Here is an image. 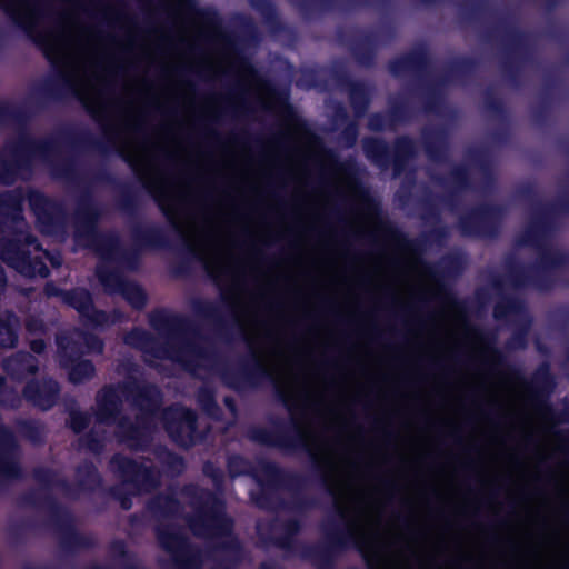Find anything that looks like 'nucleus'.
Masks as SVG:
<instances>
[{
    "label": "nucleus",
    "instance_id": "f257e3e1",
    "mask_svg": "<svg viewBox=\"0 0 569 569\" xmlns=\"http://www.w3.org/2000/svg\"><path fill=\"white\" fill-rule=\"evenodd\" d=\"M383 538L378 527H372L363 538L362 548L376 569H398L387 555Z\"/></svg>",
    "mask_w": 569,
    "mask_h": 569
},
{
    "label": "nucleus",
    "instance_id": "f03ea898",
    "mask_svg": "<svg viewBox=\"0 0 569 569\" xmlns=\"http://www.w3.org/2000/svg\"><path fill=\"white\" fill-rule=\"evenodd\" d=\"M167 428L170 435L180 439L183 435L190 436L194 430L196 418L192 411L177 408L167 415Z\"/></svg>",
    "mask_w": 569,
    "mask_h": 569
},
{
    "label": "nucleus",
    "instance_id": "7ed1b4c3",
    "mask_svg": "<svg viewBox=\"0 0 569 569\" xmlns=\"http://www.w3.org/2000/svg\"><path fill=\"white\" fill-rule=\"evenodd\" d=\"M46 46L48 56L57 61L69 60L77 56V44L69 32L53 36Z\"/></svg>",
    "mask_w": 569,
    "mask_h": 569
},
{
    "label": "nucleus",
    "instance_id": "20e7f679",
    "mask_svg": "<svg viewBox=\"0 0 569 569\" xmlns=\"http://www.w3.org/2000/svg\"><path fill=\"white\" fill-rule=\"evenodd\" d=\"M204 259L208 267L214 272L223 273L231 268L230 251L217 242L210 244Z\"/></svg>",
    "mask_w": 569,
    "mask_h": 569
},
{
    "label": "nucleus",
    "instance_id": "39448f33",
    "mask_svg": "<svg viewBox=\"0 0 569 569\" xmlns=\"http://www.w3.org/2000/svg\"><path fill=\"white\" fill-rule=\"evenodd\" d=\"M76 90L80 98L88 104H98L101 100V82L97 77L84 74V79L76 84Z\"/></svg>",
    "mask_w": 569,
    "mask_h": 569
},
{
    "label": "nucleus",
    "instance_id": "423d86ee",
    "mask_svg": "<svg viewBox=\"0 0 569 569\" xmlns=\"http://www.w3.org/2000/svg\"><path fill=\"white\" fill-rule=\"evenodd\" d=\"M1 258L7 263H9L10 266H12L17 270H19L21 273H24V274H28V276H33V274H37V273L42 276V277L47 276V268L42 263H38L37 267L31 269V268H29L27 266L26 257H23V256L20 257V256L12 254L10 250H4L3 249L1 251Z\"/></svg>",
    "mask_w": 569,
    "mask_h": 569
},
{
    "label": "nucleus",
    "instance_id": "0eeeda50",
    "mask_svg": "<svg viewBox=\"0 0 569 569\" xmlns=\"http://www.w3.org/2000/svg\"><path fill=\"white\" fill-rule=\"evenodd\" d=\"M93 371V366L90 362L80 361L71 368L69 376L73 382H81L91 377Z\"/></svg>",
    "mask_w": 569,
    "mask_h": 569
},
{
    "label": "nucleus",
    "instance_id": "6e6552de",
    "mask_svg": "<svg viewBox=\"0 0 569 569\" xmlns=\"http://www.w3.org/2000/svg\"><path fill=\"white\" fill-rule=\"evenodd\" d=\"M3 329H4V331H6V336H7V337H6V338H3V339H0V345H1V346H6V347H7V346H12V345H13V342H14V338H13V336H12V332H11L8 328H3Z\"/></svg>",
    "mask_w": 569,
    "mask_h": 569
},
{
    "label": "nucleus",
    "instance_id": "1a4fd4ad",
    "mask_svg": "<svg viewBox=\"0 0 569 569\" xmlns=\"http://www.w3.org/2000/svg\"><path fill=\"white\" fill-rule=\"evenodd\" d=\"M43 348H44V345H43V342H42V341H40V340H34V341H32V343H31V349H32L34 352H38V353H39V352H41V351L43 350Z\"/></svg>",
    "mask_w": 569,
    "mask_h": 569
},
{
    "label": "nucleus",
    "instance_id": "9d476101",
    "mask_svg": "<svg viewBox=\"0 0 569 569\" xmlns=\"http://www.w3.org/2000/svg\"><path fill=\"white\" fill-rule=\"evenodd\" d=\"M136 296H137V299H136V300H132V303H133L136 307H140V306H142L143 300H144L142 292H141L140 290H137V291H136Z\"/></svg>",
    "mask_w": 569,
    "mask_h": 569
},
{
    "label": "nucleus",
    "instance_id": "9b49d317",
    "mask_svg": "<svg viewBox=\"0 0 569 569\" xmlns=\"http://www.w3.org/2000/svg\"><path fill=\"white\" fill-rule=\"evenodd\" d=\"M88 302V297L86 296V302L84 303H81V305H77L76 307L78 309H83L86 307V303Z\"/></svg>",
    "mask_w": 569,
    "mask_h": 569
},
{
    "label": "nucleus",
    "instance_id": "f8f14e48",
    "mask_svg": "<svg viewBox=\"0 0 569 569\" xmlns=\"http://www.w3.org/2000/svg\"><path fill=\"white\" fill-rule=\"evenodd\" d=\"M30 391H31V387H29V388H28V390H27V395H28L29 397H31Z\"/></svg>",
    "mask_w": 569,
    "mask_h": 569
}]
</instances>
